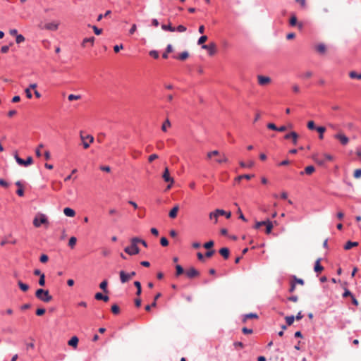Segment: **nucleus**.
Masks as SVG:
<instances>
[{
	"label": "nucleus",
	"instance_id": "e433bc0d",
	"mask_svg": "<svg viewBox=\"0 0 361 361\" xmlns=\"http://www.w3.org/2000/svg\"><path fill=\"white\" fill-rule=\"evenodd\" d=\"M170 127H171V122L169 119H166L161 126V130L164 132H166L167 130V128H170Z\"/></svg>",
	"mask_w": 361,
	"mask_h": 361
},
{
	"label": "nucleus",
	"instance_id": "f03ea898",
	"mask_svg": "<svg viewBox=\"0 0 361 361\" xmlns=\"http://www.w3.org/2000/svg\"><path fill=\"white\" fill-rule=\"evenodd\" d=\"M35 296L37 299L44 302H49L52 300V296L49 294V290L42 288L36 290Z\"/></svg>",
	"mask_w": 361,
	"mask_h": 361
},
{
	"label": "nucleus",
	"instance_id": "7c9ffc66",
	"mask_svg": "<svg viewBox=\"0 0 361 361\" xmlns=\"http://www.w3.org/2000/svg\"><path fill=\"white\" fill-rule=\"evenodd\" d=\"M312 158L319 165H323L325 163V160L323 158H320L318 154L313 155Z\"/></svg>",
	"mask_w": 361,
	"mask_h": 361
},
{
	"label": "nucleus",
	"instance_id": "5701e85b",
	"mask_svg": "<svg viewBox=\"0 0 361 361\" xmlns=\"http://www.w3.org/2000/svg\"><path fill=\"white\" fill-rule=\"evenodd\" d=\"M316 50L319 54H324L326 51V47L324 44L321 43V44H319L318 45H317Z\"/></svg>",
	"mask_w": 361,
	"mask_h": 361
},
{
	"label": "nucleus",
	"instance_id": "774afa93",
	"mask_svg": "<svg viewBox=\"0 0 361 361\" xmlns=\"http://www.w3.org/2000/svg\"><path fill=\"white\" fill-rule=\"evenodd\" d=\"M92 29H93L94 33L97 35H100L102 32V29H99V28H98L97 27H96L94 25L92 26Z\"/></svg>",
	"mask_w": 361,
	"mask_h": 361
},
{
	"label": "nucleus",
	"instance_id": "49530a36",
	"mask_svg": "<svg viewBox=\"0 0 361 361\" xmlns=\"http://www.w3.org/2000/svg\"><path fill=\"white\" fill-rule=\"evenodd\" d=\"M176 276H180V274H182L184 272L183 268L179 264H177L176 266Z\"/></svg>",
	"mask_w": 361,
	"mask_h": 361
},
{
	"label": "nucleus",
	"instance_id": "864d4df0",
	"mask_svg": "<svg viewBox=\"0 0 361 361\" xmlns=\"http://www.w3.org/2000/svg\"><path fill=\"white\" fill-rule=\"evenodd\" d=\"M176 29V31H178L179 32H184L186 31L187 28L184 25H178Z\"/></svg>",
	"mask_w": 361,
	"mask_h": 361
},
{
	"label": "nucleus",
	"instance_id": "9b49d317",
	"mask_svg": "<svg viewBox=\"0 0 361 361\" xmlns=\"http://www.w3.org/2000/svg\"><path fill=\"white\" fill-rule=\"evenodd\" d=\"M185 274L189 279H193L198 277L200 276V272L195 268L190 267L185 271Z\"/></svg>",
	"mask_w": 361,
	"mask_h": 361
},
{
	"label": "nucleus",
	"instance_id": "3c124183",
	"mask_svg": "<svg viewBox=\"0 0 361 361\" xmlns=\"http://www.w3.org/2000/svg\"><path fill=\"white\" fill-rule=\"evenodd\" d=\"M25 41V37L22 35H18L16 37V42L17 44L22 43Z\"/></svg>",
	"mask_w": 361,
	"mask_h": 361
},
{
	"label": "nucleus",
	"instance_id": "8fccbe9b",
	"mask_svg": "<svg viewBox=\"0 0 361 361\" xmlns=\"http://www.w3.org/2000/svg\"><path fill=\"white\" fill-rule=\"evenodd\" d=\"M111 312H113V314H117L119 313L120 312V308L117 305H113L111 306Z\"/></svg>",
	"mask_w": 361,
	"mask_h": 361
},
{
	"label": "nucleus",
	"instance_id": "5fc2aeb1",
	"mask_svg": "<svg viewBox=\"0 0 361 361\" xmlns=\"http://www.w3.org/2000/svg\"><path fill=\"white\" fill-rule=\"evenodd\" d=\"M353 177L356 179L360 178L361 177V169L355 170Z\"/></svg>",
	"mask_w": 361,
	"mask_h": 361
},
{
	"label": "nucleus",
	"instance_id": "4c0bfd02",
	"mask_svg": "<svg viewBox=\"0 0 361 361\" xmlns=\"http://www.w3.org/2000/svg\"><path fill=\"white\" fill-rule=\"evenodd\" d=\"M107 285L108 282L106 280H104L101 283L99 284V288L103 290L104 292L107 293Z\"/></svg>",
	"mask_w": 361,
	"mask_h": 361
},
{
	"label": "nucleus",
	"instance_id": "20e7f679",
	"mask_svg": "<svg viewBox=\"0 0 361 361\" xmlns=\"http://www.w3.org/2000/svg\"><path fill=\"white\" fill-rule=\"evenodd\" d=\"M14 157L16 162L20 166H27L33 163V159L32 157H28L26 159V160H23V159L19 157L18 155L16 154H15Z\"/></svg>",
	"mask_w": 361,
	"mask_h": 361
},
{
	"label": "nucleus",
	"instance_id": "4468645a",
	"mask_svg": "<svg viewBox=\"0 0 361 361\" xmlns=\"http://www.w3.org/2000/svg\"><path fill=\"white\" fill-rule=\"evenodd\" d=\"M289 23L291 26L298 25L299 29H302L303 27V25L302 23H298L297 18L294 14L291 16V17L290 18Z\"/></svg>",
	"mask_w": 361,
	"mask_h": 361
},
{
	"label": "nucleus",
	"instance_id": "f257e3e1",
	"mask_svg": "<svg viewBox=\"0 0 361 361\" xmlns=\"http://www.w3.org/2000/svg\"><path fill=\"white\" fill-rule=\"evenodd\" d=\"M139 243L138 238L135 237L130 239V245L125 247L124 251L129 255H135L140 252V249L137 246Z\"/></svg>",
	"mask_w": 361,
	"mask_h": 361
},
{
	"label": "nucleus",
	"instance_id": "f3484780",
	"mask_svg": "<svg viewBox=\"0 0 361 361\" xmlns=\"http://www.w3.org/2000/svg\"><path fill=\"white\" fill-rule=\"evenodd\" d=\"M264 226H266V233L269 234L271 232L272 228L274 227L273 222L269 219L265 220Z\"/></svg>",
	"mask_w": 361,
	"mask_h": 361
},
{
	"label": "nucleus",
	"instance_id": "b1692460",
	"mask_svg": "<svg viewBox=\"0 0 361 361\" xmlns=\"http://www.w3.org/2000/svg\"><path fill=\"white\" fill-rule=\"evenodd\" d=\"M314 171H315V169L313 166H308L305 167V171L300 172V174L303 175L304 173H305L307 175H311L312 173H313L314 172Z\"/></svg>",
	"mask_w": 361,
	"mask_h": 361
},
{
	"label": "nucleus",
	"instance_id": "72a5a7b5",
	"mask_svg": "<svg viewBox=\"0 0 361 361\" xmlns=\"http://www.w3.org/2000/svg\"><path fill=\"white\" fill-rule=\"evenodd\" d=\"M172 51H173L172 45L171 44H168V46H167V47L166 49V51L163 54L162 57L164 59H167L168 58V54L171 53Z\"/></svg>",
	"mask_w": 361,
	"mask_h": 361
},
{
	"label": "nucleus",
	"instance_id": "ddd939ff",
	"mask_svg": "<svg viewBox=\"0 0 361 361\" xmlns=\"http://www.w3.org/2000/svg\"><path fill=\"white\" fill-rule=\"evenodd\" d=\"M258 83L260 85H266L271 82V78L268 76L259 75L257 76Z\"/></svg>",
	"mask_w": 361,
	"mask_h": 361
},
{
	"label": "nucleus",
	"instance_id": "9d476101",
	"mask_svg": "<svg viewBox=\"0 0 361 361\" xmlns=\"http://www.w3.org/2000/svg\"><path fill=\"white\" fill-rule=\"evenodd\" d=\"M202 48L203 49L207 50L210 56L214 55L216 52V47L214 43H210L207 45H202Z\"/></svg>",
	"mask_w": 361,
	"mask_h": 361
},
{
	"label": "nucleus",
	"instance_id": "2f4dec72",
	"mask_svg": "<svg viewBox=\"0 0 361 361\" xmlns=\"http://www.w3.org/2000/svg\"><path fill=\"white\" fill-rule=\"evenodd\" d=\"M162 30L165 31H170V32H174L176 31L175 27H172L171 23H169L168 25H161Z\"/></svg>",
	"mask_w": 361,
	"mask_h": 361
},
{
	"label": "nucleus",
	"instance_id": "ea45409f",
	"mask_svg": "<svg viewBox=\"0 0 361 361\" xmlns=\"http://www.w3.org/2000/svg\"><path fill=\"white\" fill-rule=\"evenodd\" d=\"M217 163H226L228 161L227 157L224 154L219 155V157L216 160Z\"/></svg>",
	"mask_w": 361,
	"mask_h": 361
},
{
	"label": "nucleus",
	"instance_id": "7ed1b4c3",
	"mask_svg": "<svg viewBox=\"0 0 361 361\" xmlns=\"http://www.w3.org/2000/svg\"><path fill=\"white\" fill-rule=\"evenodd\" d=\"M42 224H48V219L45 214H39L33 219V225L39 228Z\"/></svg>",
	"mask_w": 361,
	"mask_h": 361
},
{
	"label": "nucleus",
	"instance_id": "680f3d73",
	"mask_svg": "<svg viewBox=\"0 0 361 361\" xmlns=\"http://www.w3.org/2000/svg\"><path fill=\"white\" fill-rule=\"evenodd\" d=\"M267 128L270 130L278 131V127L273 123H269L267 124Z\"/></svg>",
	"mask_w": 361,
	"mask_h": 361
},
{
	"label": "nucleus",
	"instance_id": "cd10ccee",
	"mask_svg": "<svg viewBox=\"0 0 361 361\" xmlns=\"http://www.w3.org/2000/svg\"><path fill=\"white\" fill-rule=\"evenodd\" d=\"M18 285L21 290L26 292L29 289V286L26 283H23L20 280L18 281Z\"/></svg>",
	"mask_w": 361,
	"mask_h": 361
},
{
	"label": "nucleus",
	"instance_id": "0eeeda50",
	"mask_svg": "<svg viewBox=\"0 0 361 361\" xmlns=\"http://www.w3.org/2000/svg\"><path fill=\"white\" fill-rule=\"evenodd\" d=\"M334 138L338 140L342 145H346L349 142L348 137L341 131L334 135Z\"/></svg>",
	"mask_w": 361,
	"mask_h": 361
},
{
	"label": "nucleus",
	"instance_id": "a878e982",
	"mask_svg": "<svg viewBox=\"0 0 361 361\" xmlns=\"http://www.w3.org/2000/svg\"><path fill=\"white\" fill-rule=\"evenodd\" d=\"M316 130L319 133V138L320 140L324 139V133L326 131V128L324 126H319L317 127Z\"/></svg>",
	"mask_w": 361,
	"mask_h": 361
},
{
	"label": "nucleus",
	"instance_id": "052dcab7",
	"mask_svg": "<svg viewBox=\"0 0 361 361\" xmlns=\"http://www.w3.org/2000/svg\"><path fill=\"white\" fill-rule=\"evenodd\" d=\"M214 246V241L210 240L204 244V247L206 249H210Z\"/></svg>",
	"mask_w": 361,
	"mask_h": 361
},
{
	"label": "nucleus",
	"instance_id": "dca6fc26",
	"mask_svg": "<svg viewBox=\"0 0 361 361\" xmlns=\"http://www.w3.org/2000/svg\"><path fill=\"white\" fill-rule=\"evenodd\" d=\"M179 210L178 204H176L169 212V216L171 219H175L177 216V213Z\"/></svg>",
	"mask_w": 361,
	"mask_h": 361
},
{
	"label": "nucleus",
	"instance_id": "1a4fd4ad",
	"mask_svg": "<svg viewBox=\"0 0 361 361\" xmlns=\"http://www.w3.org/2000/svg\"><path fill=\"white\" fill-rule=\"evenodd\" d=\"M299 135L295 131H291L284 135L285 140H291L293 145H296L298 141Z\"/></svg>",
	"mask_w": 361,
	"mask_h": 361
},
{
	"label": "nucleus",
	"instance_id": "79ce46f5",
	"mask_svg": "<svg viewBox=\"0 0 361 361\" xmlns=\"http://www.w3.org/2000/svg\"><path fill=\"white\" fill-rule=\"evenodd\" d=\"M76 242H77V239L75 237L73 236L71 237L70 239H69V241H68V245L71 247V248H73L76 244Z\"/></svg>",
	"mask_w": 361,
	"mask_h": 361
},
{
	"label": "nucleus",
	"instance_id": "69168bd1",
	"mask_svg": "<svg viewBox=\"0 0 361 361\" xmlns=\"http://www.w3.org/2000/svg\"><path fill=\"white\" fill-rule=\"evenodd\" d=\"M48 259H49V257L47 255H41L40 259H39V260L42 263H46L48 261Z\"/></svg>",
	"mask_w": 361,
	"mask_h": 361
},
{
	"label": "nucleus",
	"instance_id": "f8f14e48",
	"mask_svg": "<svg viewBox=\"0 0 361 361\" xmlns=\"http://www.w3.org/2000/svg\"><path fill=\"white\" fill-rule=\"evenodd\" d=\"M59 25V23H56V22L47 23L44 24V25L42 27V29L55 31V30H58Z\"/></svg>",
	"mask_w": 361,
	"mask_h": 361
},
{
	"label": "nucleus",
	"instance_id": "338daca9",
	"mask_svg": "<svg viewBox=\"0 0 361 361\" xmlns=\"http://www.w3.org/2000/svg\"><path fill=\"white\" fill-rule=\"evenodd\" d=\"M158 155L157 154H152L148 157V161L149 162H152L154 160L158 159Z\"/></svg>",
	"mask_w": 361,
	"mask_h": 361
},
{
	"label": "nucleus",
	"instance_id": "4d7b16f0",
	"mask_svg": "<svg viewBox=\"0 0 361 361\" xmlns=\"http://www.w3.org/2000/svg\"><path fill=\"white\" fill-rule=\"evenodd\" d=\"M39 284L41 286H44L45 285V275L44 274H42L41 276H39Z\"/></svg>",
	"mask_w": 361,
	"mask_h": 361
},
{
	"label": "nucleus",
	"instance_id": "473e14b6",
	"mask_svg": "<svg viewBox=\"0 0 361 361\" xmlns=\"http://www.w3.org/2000/svg\"><path fill=\"white\" fill-rule=\"evenodd\" d=\"M94 42V37H89V38H85L83 39V41H82V47H85V44L87 43V42L90 43L91 46H93Z\"/></svg>",
	"mask_w": 361,
	"mask_h": 361
},
{
	"label": "nucleus",
	"instance_id": "a211bd4d",
	"mask_svg": "<svg viewBox=\"0 0 361 361\" xmlns=\"http://www.w3.org/2000/svg\"><path fill=\"white\" fill-rule=\"evenodd\" d=\"M78 338L77 336H73L68 342V344L70 346H72L74 348H76L78 344Z\"/></svg>",
	"mask_w": 361,
	"mask_h": 361
},
{
	"label": "nucleus",
	"instance_id": "bf43d9fd",
	"mask_svg": "<svg viewBox=\"0 0 361 361\" xmlns=\"http://www.w3.org/2000/svg\"><path fill=\"white\" fill-rule=\"evenodd\" d=\"M102 254L103 256L107 257V256L110 255L111 251L109 249H107V248H102Z\"/></svg>",
	"mask_w": 361,
	"mask_h": 361
},
{
	"label": "nucleus",
	"instance_id": "aec40b11",
	"mask_svg": "<svg viewBox=\"0 0 361 361\" xmlns=\"http://www.w3.org/2000/svg\"><path fill=\"white\" fill-rule=\"evenodd\" d=\"M94 298L97 300H103L104 302H108L109 300V296L107 295H103L101 293H97L94 295Z\"/></svg>",
	"mask_w": 361,
	"mask_h": 361
},
{
	"label": "nucleus",
	"instance_id": "bb28decb",
	"mask_svg": "<svg viewBox=\"0 0 361 361\" xmlns=\"http://www.w3.org/2000/svg\"><path fill=\"white\" fill-rule=\"evenodd\" d=\"M257 318H258V315L257 314L249 313L244 316V318L243 319V322L245 323L248 319H257Z\"/></svg>",
	"mask_w": 361,
	"mask_h": 361
},
{
	"label": "nucleus",
	"instance_id": "13d9d810",
	"mask_svg": "<svg viewBox=\"0 0 361 361\" xmlns=\"http://www.w3.org/2000/svg\"><path fill=\"white\" fill-rule=\"evenodd\" d=\"M149 54L152 57H153V58H154V59H158V58H159V53H158V51H156V50H152V51H149Z\"/></svg>",
	"mask_w": 361,
	"mask_h": 361
},
{
	"label": "nucleus",
	"instance_id": "4be33fe9",
	"mask_svg": "<svg viewBox=\"0 0 361 361\" xmlns=\"http://www.w3.org/2000/svg\"><path fill=\"white\" fill-rule=\"evenodd\" d=\"M219 253L226 259L229 257V250L227 247L221 248L219 250Z\"/></svg>",
	"mask_w": 361,
	"mask_h": 361
},
{
	"label": "nucleus",
	"instance_id": "f704fd0d",
	"mask_svg": "<svg viewBox=\"0 0 361 361\" xmlns=\"http://www.w3.org/2000/svg\"><path fill=\"white\" fill-rule=\"evenodd\" d=\"M349 76L350 78L352 79H358V80H361V73L360 74H357L356 72L355 71H350L349 73Z\"/></svg>",
	"mask_w": 361,
	"mask_h": 361
},
{
	"label": "nucleus",
	"instance_id": "6ab92c4d",
	"mask_svg": "<svg viewBox=\"0 0 361 361\" xmlns=\"http://www.w3.org/2000/svg\"><path fill=\"white\" fill-rule=\"evenodd\" d=\"M321 259H317L315 262L314 270L317 273H320L324 270V267L320 264Z\"/></svg>",
	"mask_w": 361,
	"mask_h": 361
},
{
	"label": "nucleus",
	"instance_id": "de8ad7c7",
	"mask_svg": "<svg viewBox=\"0 0 361 361\" xmlns=\"http://www.w3.org/2000/svg\"><path fill=\"white\" fill-rule=\"evenodd\" d=\"M307 127L310 130H316L317 127L315 126V123L313 121H310L307 122Z\"/></svg>",
	"mask_w": 361,
	"mask_h": 361
},
{
	"label": "nucleus",
	"instance_id": "58836bf2",
	"mask_svg": "<svg viewBox=\"0 0 361 361\" xmlns=\"http://www.w3.org/2000/svg\"><path fill=\"white\" fill-rule=\"evenodd\" d=\"M134 285H135V286L136 287V289H137L136 295L140 296V294H141V292H142L141 283L139 281H135L134 282Z\"/></svg>",
	"mask_w": 361,
	"mask_h": 361
},
{
	"label": "nucleus",
	"instance_id": "37998d69",
	"mask_svg": "<svg viewBox=\"0 0 361 361\" xmlns=\"http://www.w3.org/2000/svg\"><path fill=\"white\" fill-rule=\"evenodd\" d=\"M240 165L241 167H249L251 168L254 166V162L252 161H249L248 163H245L243 161H240Z\"/></svg>",
	"mask_w": 361,
	"mask_h": 361
},
{
	"label": "nucleus",
	"instance_id": "e2e57ef3",
	"mask_svg": "<svg viewBox=\"0 0 361 361\" xmlns=\"http://www.w3.org/2000/svg\"><path fill=\"white\" fill-rule=\"evenodd\" d=\"M44 313H45V309H44V308H38V309L36 310V314H37V316H42V315H43Z\"/></svg>",
	"mask_w": 361,
	"mask_h": 361
},
{
	"label": "nucleus",
	"instance_id": "393cba45",
	"mask_svg": "<svg viewBox=\"0 0 361 361\" xmlns=\"http://www.w3.org/2000/svg\"><path fill=\"white\" fill-rule=\"evenodd\" d=\"M219 216V214L217 212V209L212 212H210L209 214V217L210 219H214V223L216 224L218 221V218Z\"/></svg>",
	"mask_w": 361,
	"mask_h": 361
},
{
	"label": "nucleus",
	"instance_id": "423d86ee",
	"mask_svg": "<svg viewBox=\"0 0 361 361\" xmlns=\"http://www.w3.org/2000/svg\"><path fill=\"white\" fill-rule=\"evenodd\" d=\"M162 178L164 181L169 183L170 184L167 186V190L171 189L172 184L174 183V180L173 178L170 176L169 171L167 167L165 168L164 171L162 175Z\"/></svg>",
	"mask_w": 361,
	"mask_h": 361
},
{
	"label": "nucleus",
	"instance_id": "c03bdc74",
	"mask_svg": "<svg viewBox=\"0 0 361 361\" xmlns=\"http://www.w3.org/2000/svg\"><path fill=\"white\" fill-rule=\"evenodd\" d=\"M286 321V323L288 326H290L293 324V322H294V319H295V317L294 316H287L285 318Z\"/></svg>",
	"mask_w": 361,
	"mask_h": 361
},
{
	"label": "nucleus",
	"instance_id": "a19ab883",
	"mask_svg": "<svg viewBox=\"0 0 361 361\" xmlns=\"http://www.w3.org/2000/svg\"><path fill=\"white\" fill-rule=\"evenodd\" d=\"M252 176H252V175H247V174L240 175L235 178V180L240 181L241 179H245V178L247 180H250Z\"/></svg>",
	"mask_w": 361,
	"mask_h": 361
},
{
	"label": "nucleus",
	"instance_id": "2eb2a0df",
	"mask_svg": "<svg viewBox=\"0 0 361 361\" xmlns=\"http://www.w3.org/2000/svg\"><path fill=\"white\" fill-rule=\"evenodd\" d=\"M161 293H157V294L155 295L154 298V301H153V302H152V304H151V305H146V306H145V310H146L147 311H149V310H151V307H156V306H157V299H158L159 298H160V297H161Z\"/></svg>",
	"mask_w": 361,
	"mask_h": 361
},
{
	"label": "nucleus",
	"instance_id": "6e6d98bb",
	"mask_svg": "<svg viewBox=\"0 0 361 361\" xmlns=\"http://www.w3.org/2000/svg\"><path fill=\"white\" fill-rule=\"evenodd\" d=\"M160 243L162 246L166 247L169 245V241L166 238L162 237L160 240Z\"/></svg>",
	"mask_w": 361,
	"mask_h": 361
},
{
	"label": "nucleus",
	"instance_id": "09e8293b",
	"mask_svg": "<svg viewBox=\"0 0 361 361\" xmlns=\"http://www.w3.org/2000/svg\"><path fill=\"white\" fill-rule=\"evenodd\" d=\"M207 40V37L206 35H202L198 39L197 44L199 45H204L203 44Z\"/></svg>",
	"mask_w": 361,
	"mask_h": 361
},
{
	"label": "nucleus",
	"instance_id": "39448f33",
	"mask_svg": "<svg viewBox=\"0 0 361 361\" xmlns=\"http://www.w3.org/2000/svg\"><path fill=\"white\" fill-rule=\"evenodd\" d=\"M80 138L82 142V145L85 149H87L90 147V144L94 142V137L90 135L84 136L82 133L80 134Z\"/></svg>",
	"mask_w": 361,
	"mask_h": 361
},
{
	"label": "nucleus",
	"instance_id": "c9c22d12",
	"mask_svg": "<svg viewBox=\"0 0 361 361\" xmlns=\"http://www.w3.org/2000/svg\"><path fill=\"white\" fill-rule=\"evenodd\" d=\"M189 56V54L188 51H183L179 54V56L177 57L178 59L180 61H184L187 59Z\"/></svg>",
	"mask_w": 361,
	"mask_h": 361
},
{
	"label": "nucleus",
	"instance_id": "603ef678",
	"mask_svg": "<svg viewBox=\"0 0 361 361\" xmlns=\"http://www.w3.org/2000/svg\"><path fill=\"white\" fill-rule=\"evenodd\" d=\"M81 98L80 95L69 94L68 99L69 101L78 100Z\"/></svg>",
	"mask_w": 361,
	"mask_h": 361
},
{
	"label": "nucleus",
	"instance_id": "0e129e2a",
	"mask_svg": "<svg viewBox=\"0 0 361 361\" xmlns=\"http://www.w3.org/2000/svg\"><path fill=\"white\" fill-rule=\"evenodd\" d=\"M323 157H324L323 159L325 160V161H331L333 160V157L331 154H324L323 155Z\"/></svg>",
	"mask_w": 361,
	"mask_h": 361
},
{
	"label": "nucleus",
	"instance_id": "6e6552de",
	"mask_svg": "<svg viewBox=\"0 0 361 361\" xmlns=\"http://www.w3.org/2000/svg\"><path fill=\"white\" fill-rule=\"evenodd\" d=\"M119 274L121 283H124L128 282L132 277L135 276L136 274L135 271L127 274L124 271H121Z\"/></svg>",
	"mask_w": 361,
	"mask_h": 361
},
{
	"label": "nucleus",
	"instance_id": "412c9836",
	"mask_svg": "<svg viewBox=\"0 0 361 361\" xmlns=\"http://www.w3.org/2000/svg\"><path fill=\"white\" fill-rule=\"evenodd\" d=\"M63 213L66 216L69 217H73L75 215V212L73 209L69 207H66L63 209Z\"/></svg>",
	"mask_w": 361,
	"mask_h": 361
},
{
	"label": "nucleus",
	"instance_id": "c756f323",
	"mask_svg": "<svg viewBox=\"0 0 361 361\" xmlns=\"http://www.w3.org/2000/svg\"><path fill=\"white\" fill-rule=\"evenodd\" d=\"M358 245L357 242H352V241H348L346 244L344 246L345 250H350L353 247H356Z\"/></svg>",
	"mask_w": 361,
	"mask_h": 361
},
{
	"label": "nucleus",
	"instance_id": "a18cd8bd",
	"mask_svg": "<svg viewBox=\"0 0 361 361\" xmlns=\"http://www.w3.org/2000/svg\"><path fill=\"white\" fill-rule=\"evenodd\" d=\"M44 147V145L42 143L39 144L35 150V154L37 157H40L42 156V153L40 149Z\"/></svg>",
	"mask_w": 361,
	"mask_h": 361
},
{
	"label": "nucleus",
	"instance_id": "c85d7f7f",
	"mask_svg": "<svg viewBox=\"0 0 361 361\" xmlns=\"http://www.w3.org/2000/svg\"><path fill=\"white\" fill-rule=\"evenodd\" d=\"M217 212L219 214V216H225L226 219H230L231 216V212H226L223 209H217Z\"/></svg>",
	"mask_w": 361,
	"mask_h": 361
}]
</instances>
